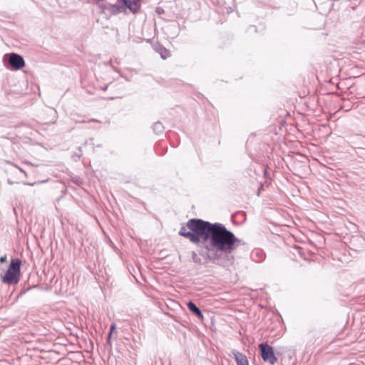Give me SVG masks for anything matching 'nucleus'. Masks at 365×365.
Masks as SVG:
<instances>
[{
  "label": "nucleus",
  "instance_id": "ddd939ff",
  "mask_svg": "<svg viewBox=\"0 0 365 365\" xmlns=\"http://www.w3.org/2000/svg\"><path fill=\"white\" fill-rule=\"evenodd\" d=\"M7 259V257H6V255H4V256H1V258H0V262L1 263H4L6 261Z\"/></svg>",
  "mask_w": 365,
  "mask_h": 365
},
{
  "label": "nucleus",
  "instance_id": "39448f33",
  "mask_svg": "<svg viewBox=\"0 0 365 365\" xmlns=\"http://www.w3.org/2000/svg\"><path fill=\"white\" fill-rule=\"evenodd\" d=\"M7 59L9 65L14 70H20L25 66V61L21 56L19 54L11 53L6 54L4 57V60Z\"/></svg>",
  "mask_w": 365,
  "mask_h": 365
},
{
  "label": "nucleus",
  "instance_id": "7ed1b4c3",
  "mask_svg": "<svg viewBox=\"0 0 365 365\" xmlns=\"http://www.w3.org/2000/svg\"><path fill=\"white\" fill-rule=\"evenodd\" d=\"M259 349L262 359L272 365L277 361V358L274 354L273 348L267 343H262L259 344Z\"/></svg>",
  "mask_w": 365,
  "mask_h": 365
},
{
  "label": "nucleus",
  "instance_id": "6e6552de",
  "mask_svg": "<svg viewBox=\"0 0 365 365\" xmlns=\"http://www.w3.org/2000/svg\"><path fill=\"white\" fill-rule=\"evenodd\" d=\"M154 50L158 53L163 59H167L170 56V51L160 44L155 45Z\"/></svg>",
  "mask_w": 365,
  "mask_h": 365
},
{
  "label": "nucleus",
  "instance_id": "0eeeda50",
  "mask_svg": "<svg viewBox=\"0 0 365 365\" xmlns=\"http://www.w3.org/2000/svg\"><path fill=\"white\" fill-rule=\"evenodd\" d=\"M130 11L136 12L140 7L139 0H121Z\"/></svg>",
  "mask_w": 365,
  "mask_h": 365
},
{
  "label": "nucleus",
  "instance_id": "f03ea898",
  "mask_svg": "<svg viewBox=\"0 0 365 365\" xmlns=\"http://www.w3.org/2000/svg\"><path fill=\"white\" fill-rule=\"evenodd\" d=\"M21 261L16 258L11 260L9 269L2 277V282L7 284H16L20 279Z\"/></svg>",
  "mask_w": 365,
  "mask_h": 365
},
{
  "label": "nucleus",
  "instance_id": "20e7f679",
  "mask_svg": "<svg viewBox=\"0 0 365 365\" xmlns=\"http://www.w3.org/2000/svg\"><path fill=\"white\" fill-rule=\"evenodd\" d=\"M96 5L101 12L106 16L115 15L121 11V7L119 5L108 4L104 0H98Z\"/></svg>",
  "mask_w": 365,
  "mask_h": 365
},
{
  "label": "nucleus",
  "instance_id": "f257e3e1",
  "mask_svg": "<svg viewBox=\"0 0 365 365\" xmlns=\"http://www.w3.org/2000/svg\"><path fill=\"white\" fill-rule=\"evenodd\" d=\"M179 235L191 242L198 245L202 240L205 250H215L216 252L209 256L213 262H217L220 255L217 252L226 255L231 254L239 246L245 245L240 239L237 238L233 232L228 230L223 224L211 223L201 219H190L187 221L186 227H182Z\"/></svg>",
  "mask_w": 365,
  "mask_h": 365
},
{
  "label": "nucleus",
  "instance_id": "9b49d317",
  "mask_svg": "<svg viewBox=\"0 0 365 365\" xmlns=\"http://www.w3.org/2000/svg\"><path fill=\"white\" fill-rule=\"evenodd\" d=\"M192 261L196 264H201V259L197 255L195 252H192Z\"/></svg>",
  "mask_w": 365,
  "mask_h": 365
},
{
  "label": "nucleus",
  "instance_id": "9d476101",
  "mask_svg": "<svg viewBox=\"0 0 365 365\" xmlns=\"http://www.w3.org/2000/svg\"><path fill=\"white\" fill-rule=\"evenodd\" d=\"M163 128V125L160 122H155L153 125V129L156 134L161 133Z\"/></svg>",
  "mask_w": 365,
  "mask_h": 365
},
{
  "label": "nucleus",
  "instance_id": "1a4fd4ad",
  "mask_svg": "<svg viewBox=\"0 0 365 365\" xmlns=\"http://www.w3.org/2000/svg\"><path fill=\"white\" fill-rule=\"evenodd\" d=\"M187 308L191 311L192 313H194L196 316H197L200 319H203V315L202 314V312L200 309L192 302H189L187 304Z\"/></svg>",
  "mask_w": 365,
  "mask_h": 365
},
{
  "label": "nucleus",
  "instance_id": "423d86ee",
  "mask_svg": "<svg viewBox=\"0 0 365 365\" xmlns=\"http://www.w3.org/2000/svg\"><path fill=\"white\" fill-rule=\"evenodd\" d=\"M232 354L236 361L237 365H249L247 358L244 354L233 349Z\"/></svg>",
  "mask_w": 365,
  "mask_h": 365
},
{
  "label": "nucleus",
  "instance_id": "f8f14e48",
  "mask_svg": "<svg viewBox=\"0 0 365 365\" xmlns=\"http://www.w3.org/2000/svg\"><path fill=\"white\" fill-rule=\"evenodd\" d=\"M115 328H116V326H115V323H113V324H112L110 325V332H109V334H108V343H109V342H110V337H111V336H112V334H113V331H114V330L115 329Z\"/></svg>",
  "mask_w": 365,
  "mask_h": 365
}]
</instances>
